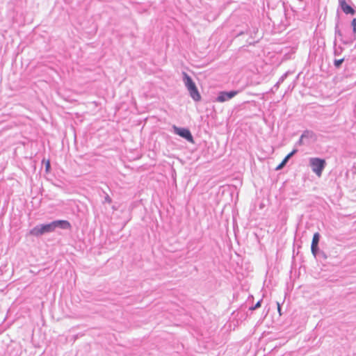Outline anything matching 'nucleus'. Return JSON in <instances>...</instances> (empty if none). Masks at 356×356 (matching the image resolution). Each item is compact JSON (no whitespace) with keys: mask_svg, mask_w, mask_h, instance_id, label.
Returning <instances> with one entry per match:
<instances>
[{"mask_svg":"<svg viewBox=\"0 0 356 356\" xmlns=\"http://www.w3.org/2000/svg\"><path fill=\"white\" fill-rule=\"evenodd\" d=\"M352 26L353 28V32L356 33V18H354L352 21Z\"/></svg>","mask_w":356,"mask_h":356,"instance_id":"obj_12","label":"nucleus"},{"mask_svg":"<svg viewBox=\"0 0 356 356\" xmlns=\"http://www.w3.org/2000/svg\"><path fill=\"white\" fill-rule=\"evenodd\" d=\"M54 231L52 223L36 226L30 230L29 234L32 236H38L44 233Z\"/></svg>","mask_w":356,"mask_h":356,"instance_id":"obj_3","label":"nucleus"},{"mask_svg":"<svg viewBox=\"0 0 356 356\" xmlns=\"http://www.w3.org/2000/svg\"><path fill=\"white\" fill-rule=\"evenodd\" d=\"M52 225H54V229H55L56 227H60L62 229H70L71 225L67 220H55L51 222Z\"/></svg>","mask_w":356,"mask_h":356,"instance_id":"obj_6","label":"nucleus"},{"mask_svg":"<svg viewBox=\"0 0 356 356\" xmlns=\"http://www.w3.org/2000/svg\"><path fill=\"white\" fill-rule=\"evenodd\" d=\"M237 93L238 92L236 91L221 92L219 94L217 100L219 102H225L234 97Z\"/></svg>","mask_w":356,"mask_h":356,"instance_id":"obj_5","label":"nucleus"},{"mask_svg":"<svg viewBox=\"0 0 356 356\" xmlns=\"http://www.w3.org/2000/svg\"><path fill=\"white\" fill-rule=\"evenodd\" d=\"M320 238V235L318 232L315 233L313 236L312 242V252L315 255L316 254V251L318 250V244Z\"/></svg>","mask_w":356,"mask_h":356,"instance_id":"obj_7","label":"nucleus"},{"mask_svg":"<svg viewBox=\"0 0 356 356\" xmlns=\"http://www.w3.org/2000/svg\"><path fill=\"white\" fill-rule=\"evenodd\" d=\"M42 163L45 164V170L47 172H49L50 170V161L49 159H43Z\"/></svg>","mask_w":356,"mask_h":356,"instance_id":"obj_9","label":"nucleus"},{"mask_svg":"<svg viewBox=\"0 0 356 356\" xmlns=\"http://www.w3.org/2000/svg\"><path fill=\"white\" fill-rule=\"evenodd\" d=\"M260 307H261V301H258L254 307L250 308V309L251 310H254L257 308H259Z\"/></svg>","mask_w":356,"mask_h":356,"instance_id":"obj_14","label":"nucleus"},{"mask_svg":"<svg viewBox=\"0 0 356 356\" xmlns=\"http://www.w3.org/2000/svg\"><path fill=\"white\" fill-rule=\"evenodd\" d=\"M184 76L185 85L190 93L191 97L195 101H200L201 99V95L199 93L195 83L193 81L192 79L185 72L184 73Z\"/></svg>","mask_w":356,"mask_h":356,"instance_id":"obj_1","label":"nucleus"},{"mask_svg":"<svg viewBox=\"0 0 356 356\" xmlns=\"http://www.w3.org/2000/svg\"><path fill=\"white\" fill-rule=\"evenodd\" d=\"M343 60H344L343 58L335 60L334 62L335 67H339L340 65H341V63L343 62Z\"/></svg>","mask_w":356,"mask_h":356,"instance_id":"obj_11","label":"nucleus"},{"mask_svg":"<svg viewBox=\"0 0 356 356\" xmlns=\"http://www.w3.org/2000/svg\"><path fill=\"white\" fill-rule=\"evenodd\" d=\"M296 152V149L293 150L284 159H286L288 161Z\"/></svg>","mask_w":356,"mask_h":356,"instance_id":"obj_13","label":"nucleus"},{"mask_svg":"<svg viewBox=\"0 0 356 356\" xmlns=\"http://www.w3.org/2000/svg\"><path fill=\"white\" fill-rule=\"evenodd\" d=\"M277 312L279 313V316H282L281 306H280V302H277Z\"/></svg>","mask_w":356,"mask_h":356,"instance_id":"obj_15","label":"nucleus"},{"mask_svg":"<svg viewBox=\"0 0 356 356\" xmlns=\"http://www.w3.org/2000/svg\"><path fill=\"white\" fill-rule=\"evenodd\" d=\"M309 163L312 167V171L320 177L322 175L323 170L325 166V161L319 158H311Z\"/></svg>","mask_w":356,"mask_h":356,"instance_id":"obj_2","label":"nucleus"},{"mask_svg":"<svg viewBox=\"0 0 356 356\" xmlns=\"http://www.w3.org/2000/svg\"><path fill=\"white\" fill-rule=\"evenodd\" d=\"M287 161H288L286 159H284L282 163L276 167V170H278L282 169L286 165Z\"/></svg>","mask_w":356,"mask_h":356,"instance_id":"obj_10","label":"nucleus"},{"mask_svg":"<svg viewBox=\"0 0 356 356\" xmlns=\"http://www.w3.org/2000/svg\"><path fill=\"white\" fill-rule=\"evenodd\" d=\"M174 131L176 134L186 139L188 141L191 143H193V138L188 129L185 128L174 127Z\"/></svg>","mask_w":356,"mask_h":356,"instance_id":"obj_4","label":"nucleus"},{"mask_svg":"<svg viewBox=\"0 0 356 356\" xmlns=\"http://www.w3.org/2000/svg\"><path fill=\"white\" fill-rule=\"evenodd\" d=\"M340 3V6H341V8L342 9V10L346 13V14H351V15H353L355 13V10L354 9L350 6H349L348 4H347V3L346 2L345 0H341L339 1Z\"/></svg>","mask_w":356,"mask_h":356,"instance_id":"obj_8","label":"nucleus"}]
</instances>
